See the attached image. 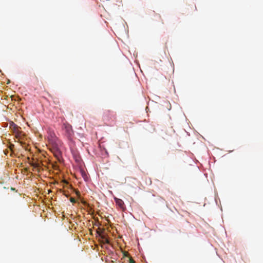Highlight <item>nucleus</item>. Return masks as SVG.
<instances>
[{"mask_svg": "<svg viewBox=\"0 0 263 263\" xmlns=\"http://www.w3.org/2000/svg\"><path fill=\"white\" fill-rule=\"evenodd\" d=\"M132 262L133 263H135V261L134 260V259H133Z\"/></svg>", "mask_w": 263, "mask_h": 263, "instance_id": "9", "label": "nucleus"}, {"mask_svg": "<svg viewBox=\"0 0 263 263\" xmlns=\"http://www.w3.org/2000/svg\"><path fill=\"white\" fill-rule=\"evenodd\" d=\"M9 127L13 132V134L15 135V137L17 139H19L22 133L21 131L20 130V129H21L20 127L18 126L13 122L11 121L9 123Z\"/></svg>", "mask_w": 263, "mask_h": 263, "instance_id": "1", "label": "nucleus"}, {"mask_svg": "<svg viewBox=\"0 0 263 263\" xmlns=\"http://www.w3.org/2000/svg\"><path fill=\"white\" fill-rule=\"evenodd\" d=\"M29 164L35 168H37L38 172H40V164L38 162H30Z\"/></svg>", "mask_w": 263, "mask_h": 263, "instance_id": "3", "label": "nucleus"}, {"mask_svg": "<svg viewBox=\"0 0 263 263\" xmlns=\"http://www.w3.org/2000/svg\"><path fill=\"white\" fill-rule=\"evenodd\" d=\"M63 129L64 130L67 137L70 138L73 135L72 126L69 124H63Z\"/></svg>", "mask_w": 263, "mask_h": 263, "instance_id": "2", "label": "nucleus"}, {"mask_svg": "<svg viewBox=\"0 0 263 263\" xmlns=\"http://www.w3.org/2000/svg\"><path fill=\"white\" fill-rule=\"evenodd\" d=\"M115 200H116V204L117 205H118L121 208H123V204H124L123 201L121 199H120L116 198Z\"/></svg>", "mask_w": 263, "mask_h": 263, "instance_id": "4", "label": "nucleus"}, {"mask_svg": "<svg viewBox=\"0 0 263 263\" xmlns=\"http://www.w3.org/2000/svg\"><path fill=\"white\" fill-rule=\"evenodd\" d=\"M124 256H127L128 257V261L129 263H132V257L129 256V254L126 252L123 253Z\"/></svg>", "mask_w": 263, "mask_h": 263, "instance_id": "5", "label": "nucleus"}, {"mask_svg": "<svg viewBox=\"0 0 263 263\" xmlns=\"http://www.w3.org/2000/svg\"><path fill=\"white\" fill-rule=\"evenodd\" d=\"M81 202L85 206H88L89 205L85 201H84L83 200H81Z\"/></svg>", "mask_w": 263, "mask_h": 263, "instance_id": "6", "label": "nucleus"}, {"mask_svg": "<svg viewBox=\"0 0 263 263\" xmlns=\"http://www.w3.org/2000/svg\"><path fill=\"white\" fill-rule=\"evenodd\" d=\"M70 201L71 202L74 203H76V199L73 198H70Z\"/></svg>", "mask_w": 263, "mask_h": 263, "instance_id": "7", "label": "nucleus"}, {"mask_svg": "<svg viewBox=\"0 0 263 263\" xmlns=\"http://www.w3.org/2000/svg\"><path fill=\"white\" fill-rule=\"evenodd\" d=\"M76 194H77V195H80V192H78V191L76 192Z\"/></svg>", "mask_w": 263, "mask_h": 263, "instance_id": "8", "label": "nucleus"}]
</instances>
